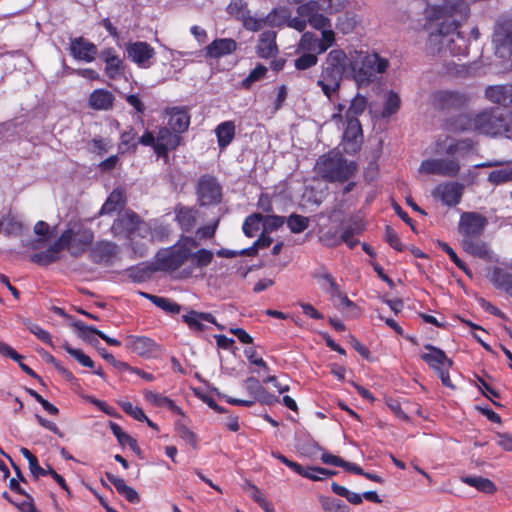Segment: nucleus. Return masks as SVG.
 Here are the masks:
<instances>
[{"label":"nucleus","mask_w":512,"mask_h":512,"mask_svg":"<svg viewBox=\"0 0 512 512\" xmlns=\"http://www.w3.org/2000/svg\"><path fill=\"white\" fill-rule=\"evenodd\" d=\"M198 242L192 237H182L174 246L156 254L155 270L169 273L178 272V278H188L194 268H202L213 260V252L207 249H198Z\"/></svg>","instance_id":"obj_1"},{"label":"nucleus","mask_w":512,"mask_h":512,"mask_svg":"<svg viewBox=\"0 0 512 512\" xmlns=\"http://www.w3.org/2000/svg\"><path fill=\"white\" fill-rule=\"evenodd\" d=\"M458 121L462 130H474L489 136L512 135V113L499 108L460 115Z\"/></svg>","instance_id":"obj_2"},{"label":"nucleus","mask_w":512,"mask_h":512,"mask_svg":"<svg viewBox=\"0 0 512 512\" xmlns=\"http://www.w3.org/2000/svg\"><path fill=\"white\" fill-rule=\"evenodd\" d=\"M347 67L348 57L342 49H333L327 54L317 86L329 100L338 95Z\"/></svg>","instance_id":"obj_3"},{"label":"nucleus","mask_w":512,"mask_h":512,"mask_svg":"<svg viewBox=\"0 0 512 512\" xmlns=\"http://www.w3.org/2000/svg\"><path fill=\"white\" fill-rule=\"evenodd\" d=\"M315 169L324 180L344 182L354 175L356 164L348 161L340 152L330 151L318 158Z\"/></svg>","instance_id":"obj_4"},{"label":"nucleus","mask_w":512,"mask_h":512,"mask_svg":"<svg viewBox=\"0 0 512 512\" xmlns=\"http://www.w3.org/2000/svg\"><path fill=\"white\" fill-rule=\"evenodd\" d=\"M348 66L356 83L363 85L373 81L376 74L384 73L389 62L376 53L364 54L361 52L349 59Z\"/></svg>","instance_id":"obj_5"},{"label":"nucleus","mask_w":512,"mask_h":512,"mask_svg":"<svg viewBox=\"0 0 512 512\" xmlns=\"http://www.w3.org/2000/svg\"><path fill=\"white\" fill-rule=\"evenodd\" d=\"M492 45L494 54L501 59L512 56V17L499 18L493 28Z\"/></svg>","instance_id":"obj_6"},{"label":"nucleus","mask_w":512,"mask_h":512,"mask_svg":"<svg viewBox=\"0 0 512 512\" xmlns=\"http://www.w3.org/2000/svg\"><path fill=\"white\" fill-rule=\"evenodd\" d=\"M460 169V163L456 159L435 158L422 161L419 172L427 175L456 177Z\"/></svg>","instance_id":"obj_7"},{"label":"nucleus","mask_w":512,"mask_h":512,"mask_svg":"<svg viewBox=\"0 0 512 512\" xmlns=\"http://www.w3.org/2000/svg\"><path fill=\"white\" fill-rule=\"evenodd\" d=\"M488 220L485 216L477 212H463L458 223V232L462 239L482 236Z\"/></svg>","instance_id":"obj_8"},{"label":"nucleus","mask_w":512,"mask_h":512,"mask_svg":"<svg viewBox=\"0 0 512 512\" xmlns=\"http://www.w3.org/2000/svg\"><path fill=\"white\" fill-rule=\"evenodd\" d=\"M60 236H66L62 242L64 249L76 257L82 254L93 241V233L90 230L74 232L72 229L65 230Z\"/></svg>","instance_id":"obj_9"},{"label":"nucleus","mask_w":512,"mask_h":512,"mask_svg":"<svg viewBox=\"0 0 512 512\" xmlns=\"http://www.w3.org/2000/svg\"><path fill=\"white\" fill-rule=\"evenodd\" d=\"M143 222L139 216L131 210H126L118 214L114 221L111 231L115 236L132 237L137 230H140Z\"/></svg>","instance_id":"obj_10"},{"label":"nucleus","mask_w":512,"mask_h":512,"mask_svg":"<svg viewBox=\"0 0 512 512\" xmlns=\"http://www.w3.org/2000/svg\"><path fill=\"white\" fill-rule=\"evenodd\" d=\"M453 23H441L431 31L426 42V50L431 55H446V45L449 41Z\"/></svg>","instance_id":"obj_11"},{"label":"nucleus","mask_w":512,"mask_h":512,"mask_svg":"<svg viewBox=\"0 0 512 512\" xmlns=\"http://www.w3.org/2000/svg\"><path fill=\"white\" fill-rule=\"evenodd\" d=\"M197 194L201 205L215 204L221 200V186L215 177L203 175L198 182Z\"/></svg>","instance_id":"obj_12"},{"label":"nucleus","mask_w":512,"mask_h":512,"mask_svg":"<svg viewBox=\"0 0 512 512\" xmlns=\"http://www.w3.org/2000/svg\"><path fill=\"white\" fill-rule=\"evenodd\" d=\"M321 12L322 10L318 8L314 3V0L301 4L297 8L298 15L306 18L310 26L320 31L326 28H331L330 20Z\"/></svg>","instance_id":"obj_13"},{"label":"nucleus","mask_w":512,"mask_h":512,"mask_svg":"<svg viewBox=\"0 0 512 512\" xmlns=\"http://www.w3.org/2000/svg\"><path fill=\"white\" fill-rule=\"evenodd\" d=\"M467 103V97L456 91H438L433 95V105L439 109H460Z\"/></svg>","instance_id":"obj_14"},{"label":"nucleus","mask_w":512,"mask_h":512,"mask_svg":"<svg viewBox=\"0 0 512 512\" xmlns=\"http://www.w3.org/2000/svg\"><path fill=\"white\" fill-rule=\"evenodd\" d=\"M98 49L95 44L86 40L83 37H76L71 39L70 53L80 61L91 62L95 59Z\"/></svg>","instance_id":"obj_15"},{"label":"nucleus","mask_w":512,"mask_h":512,"mask_svg":"<svg viewBox=\"0 0 512 512\" xmlns=\"http://www.w3.org/2000/svg\"><path fill=\"white\" fill-rule=\"evenodd\" d=\"M430 353H424L421 355V359L426 362L430 368L435 370L437 373L442 369H450L453 366L452 359L448 358L445 352L431 344L424 346Z\"/></svg>","instance_id":"obj_16"},{"label":"nucleus","mask_w":512,"mask_h":512,"mask_svg":"<svg viewBox=\"0 0 512 512\" xmlns=\"http://www.w3.org/2000/svg\"><path fill=\"white\" fill-rule=\"evenodd\" d=\"M462 249L473 257L480 258L484 261H492V251L489 244L481 239V236L461 239Z\"/></svg>","instance_id":"obj_17"},{"label":"nucleus","mask_w":512,"mask_h":512,"mask_svg":"<svg viewBox=\"0 0 512 512\" xmlns=\"http://www.w3.org/2000/svg\"><path fill=\"white\" fill-rule=\"evenodd\" d=\"M128 57L141 67H149V60L154 57L155 51L147 42H134L127 45Z\"/></svg>","instance_id":"obj_18"},{"label":"nucleus","mask_w":512,"mask_h":512,"mask_svg":"<svg viewBox=\"0 0 512 512\" xmlns=\"http://www.w3.org/2000/svg\"><path fill=\"white\" fill-rule=\"evenodd\" d=\"M462 189L463 186L459 183H445L438 185L432 194L440 198L445 205L454 206L461 200Z\"/></svg>","instance_id":"obj_19"},{"label":"nucleus","mask_w":512,"mask_h":512,"mask_svg":"<svg viewBox=\"0 0 512 512\" xmlns=\"http://www.w3.org/2000/svg\"><path fill=\"white\" fill-rule=\"evenodd\" d=\"M66 236H60L45 251H41L31 255L30 260L40 266H48L60 259V252L64 249L62 242Z\"/></svg>","instance_id":"obj_20"},{"label":"nucleus","mask_w":512,"mask_h":512,"mask_svg":"<svg viewBox=\"0 0 512 512\" xmlns=\"http://www.w3.org/2000/svg\"><path fill=\"white\" fill-rule=\"evenodd\" d=\"M485 96L493 103L512 106V84L489 86L485 90Z\"/></svg>","instance_id":"obj_21"},{"label":"nucleus","mask_w":512,"mask_h":512,"mask_svg":"<svg viewBox=\"0 0 512 512\" xmlns=\"http://www.w3.org/2000/svg\"><path fill=\"white\" fill-rule=\"evenodd\" d=\"M237 48V43L231 38L215 39L208 46H206V57L220 58L225 55L233 53Z\"/></svg>","instance_id":"obj_22"},{"label":"nucleus","mask_w":512,"mask_h":512,"mask_svg":"<svg viewBox=\"0 0 512 512\" xmlns=\"http://www.w3.org/2000/svg\"><path fill=\"white\" fill-rule=\"evenodd\" d=\"M170 116L168 125L175 133H183L186 131L190 124V116L184 109L173 107L166 111Z\"/></svg>","instance_id":"obj_23"},{"label":"nucleus","mask_w":512,"mask_h":512,"mask_svg":"<svg viewBox=\"0 0 512 512\" xmlns=\"http://www.w3.org/2000/svg\"><path fill=\"white\" fill-rule=\"evenodd\" d=\"M182 320L190 329L197 332L205 330L203 321L215 323V317L211 313L198 312L195 310H190L186 314L182 315Z\"/></svg>","instance_id":"obj_24"},{"label":"nucleus","mask_w":512,"mask_h":512,"mask_svg":"<svg viewBox=\"0 0 512 512\" xmlns=\"http://www.w3.org/2000/svg\"><path fill=\"white\" fill-rule=\"evenodd\" d=\"M276 32L273 30H266L260 35L257 45V53L262 58H269L274 56L278 49L275 42Z\"/></svg>","instance_id":"obj_25"},{"label":"nucleus","mask_w":512,"mask_h":512,"mask_svg":"<svg viewBox=\"0 0 512 512\" xmlns=\"http://www.w3.org/2000/svg\"><path fill=\"white\" fill-rule=\"evenodd\" d=\"M117 253V246L111 242H100L90 252L94 263H108Z\"/></svg>","instance_id":"obj_26"},{"label":"nucleus","mask_w":512,"mask_h":512,"mask_svg":"<svg viewBox=\"0 0 512 512\" xmlns=\"http://www.w3.org/2000/svg\"><path fill=\"white\" fill-rule=\"evenodd\" d=\"M446 55L464 56L468 53V44L466 39L456 31V26L453 25L449 41L446 45Z\"/></svg>","instance_id":"obj_27"},{"label":"nucleus","mask_w":512,"mask_h":512,"mask_svg":"<svg viewBox=\"0 0 512 512\" xmlns=\"http://www.w3.org/2000/svg\"><path fill=\"white\" fill-rule=\"evenodd\" d=\"M113 102V94L105 89L94 90L89 97V106L94 110H109Z\"/></svg>","instance_id":"obj_28"},{"label":"nucleus","mask_w":512,"mask_h":512,"mask_svg":"<svg viewBox=\"0 0 512 512\" xmlns=\"http://www.w3.org/2000/svg\"><path fill=\"white\" fill-rule=\"evenodd\" d=\"M100 57L106 64L105 71L110 78L114 79L120 74L122 60L113 48H106L102 50Z\"/></svg>","instance_id":"obj_29"},{"label":"nucleus","mask_w":512,"mask_h":512,"mask_svg":"<svg viewBox=\"0 0 512 512\" xmlns=\"http://www.w3.org/2000/svg\"><path fill=\"white\" fill-rule=\"evenodd\" d=\"M346 128L343 133V138L346 142L353 145L352 150L358 148L359 143L362 142L363 132L359 120L345 119Z\"/></svg>","instance_id":"obj_30"},{"label":"nucleus","mask_w":512,"mask_h":512,"mask_svg":"<svg viewBox=\"0 0 512 512\" xmlns=\"http://www.w3.org/2000/svg\"><path fill=\"white\" fill-rule=\"evenodd\" d=\"M127 347L137 355L147 357L155 350L156 344L147 337H129Z\"/></svg>","instance_id":"obj_31"},{"label":"nucleus","mask_w":512,"mask_h":512,"mask_svg":"<svg viewBox=\"0 0 512 512\" xmlns=\"http://www.w3.org/2000/svg\"><path fill=\"white\" fill-rule=\"evenodd\" d=\"M105 475L106 478L115 486L118 493L125 497L127 501L130 503H138L140 501V497L137 491L134 488L126 485L122 478H119L109 472H107Z\"/></svg>","instance_id":"obj_32"},{"label":"nucleus","mask_w":512,"mask_h":512,"mask_svg":"<svg viewBox=\"0 0 512 512\" xmlns=\"http://www.w3.org/2000/svg\"><path fill=\"white\" fill-rule=\"evenodd\" d=\"M176 219L184 231H191L196 225L197 210L185 206L175 208Z\"/></svg>","instance_id":"obj_33"},{"label":"nucleus","mask_w":512,"mask_h":512,"mask_svg":"<svg viewBox=\"0 0 512 512\" xmlns=\"http://www.w3.org/2000/svg\"><path fill=\"white\" fill-rule=\"evenodd\" d=\"M125 205L124 193L120 190H113L103 204L99 215H110L113 212L123 209Z\"/></svg>","instance_id":"obj_34"},{"label":"nucleus","mask_w":512,"mask_h":512,"mask_svg":"<svg viewBox=\"0 0 512 512\" xmlns=\"http://www.w3.org/2000/svg\"><path fill=\"white\" fill-rule=\"evenodd\" d=\"M461 481L486 494H494L497 491L496 485L488 478L480 476H463L461 477Z\"/></svg>","instance_id":"obj_35"},{"label":"nucleus","mask_w":512,"mask_h":512,"mask_svg":"<svg viewBox=\"0 0 512 512\" xmlns=\"http://www.w3.org/2000/svg\"><path fill=\"white\" fill-rule=\"evenodd\" d=\"M218 144L221 148L228 146L235 136V124L233 121H226L219 124L216 129Z\"/></svg>","instance_id":"obj_36"},{"label":"nucleus","mask_w":512,"mask_h":512,"mask_svg":"<svg viewBox=\"0 0 512 512\" xmlns=\"http://www.w3.org/2000/svg\"><path fill=\"white\" fill-rule=\"evenodd\" d=\"M491 282L498 288L504 289L512 296V274L503 271L501 268H494L491 275Z\"/></svg>","instance_id":"obj_37"},{"label":"nucleus","mask_w":512,"mask_h":512,"mask_svg":"<svg viewBox=\"0 0 512 512\" xmlns=\"http://www.w3.org/2000/svg\"><path fill=\"white\" fill-rule=\"evenodd\" d=\"M367 108V98L357 94L352 100L345 113V119L358 120V116L364 113Z\"/></svg>","instance_id":"obj_38"},{"label":"nucleus","mask_w":512,"mask_h":512,"mask_svg":"<svg viewBox=\"0 0 512 512\" xmlns=\"http://www.w3.org/2000/svg\"><path fill=\"white\" fill-rule=\"evenodd\" d=\"M141 295L149 299L157 307L161 308L162 310L168 313L178 314L181 311V306L168 298L151 295L144 292H142Z\"/></svg>","instance_id":"obj_39"},{"label":"nucleus","mask_w":512,"mask_h":512,"mask_svg":"<svg viewBox=\"0 0 512 512\" xmlns=\"http://www.w3.org/2000/svg\"><path fill=\"white\" fill-rule=\"evenodd\" d=\"M71 325L76 329L77 335L83 339L84 341L90 343V344H96L98 343L97 338L95 335L98 336V333H100V330L96 329L92 326H87L81 321H73Z\"/></svg>","instance_id":"obj_40"},{"label":"nucleus","mask_w":512,"mask_h":512,"mask_svg":"<svg viewBox=\"0 0 512 512\" xmlns=\"http://www.w3.org/2000/svg\"><path fill=\"white\" fill-rule=\"evenodd\" d=\"M297 51L318 54V37L312 32H305L298 43Z\"/></svg>","instance_id":"obj_41"},{"label":"nucleus","mask_w":512,"mask_h":512,"mask_svg":"<svg viewBox=\"0 0 512 512\" xmlns=\"http://www.w3.org/2000/svg\"><path fill=\"white\" fill-rule=\"evenodd\" d=\"M400 105L401 99L399 95L394 91H389L382 111V117L385 118L395 114L400 109Z\"/></svg>","instance_id":"obj_42"},{"label":"nucleus","mask_w":512,"mask_h":512,"mask_svg":"<svg viewBox=\"0 0 512 512\" xmlns=\"http://www.w3.org/2000/svg\"><path fill=\"white\" fill-rule=\"evenodd\" d=\"M310 220L308 217L292 214L287 219V225L292 233H301L308 228Z\"/></svg>","instance_id":"obj_43"},{"label":"nucleus","mask_w":512,"mask_h":512,"mask_svg":"<svg viewBox=\"0 0 512 512\" xmlns=\"http://www.w3.org/2000/svg\"><path fill=\"white\" fill-rule=\"evenodd\" d=\"M156 142H164L171 146V149H175L180 145L181 137L177 134H172L170 129L167 127H161L157 133Z\"/></svg>","instance_id":"obj_44"},{"label":"nucleus","mask_w":512,"mask_h":512,"mask_svg":"<svg viewBox=\"0 0 512 512\" xmlns=\"http://www.w3.org/2000/svg\"><path fill=\"white\" fill-rule=\"evenodd\" d=\"M438 246L445 251L452 262L461 269L467 276L472 277L471 270L467 267V265L457 256L455 251L445 242L438 240L437 241Z\"/></svg>","instance_id":"obj_45"},{"label":"nucleus","mask_w":512,"mask_h":512,"mask_svg":"<svg viewBox=\"0 0 512 512\" xmlns=\"http://www.w3.org/2000/svg\"><path fill=\"white\" fill-rule=\"evenodd\" d=\"M262 214L255 213L248 216L243 224V232L248 237H253L255 232L260 229L262 225Z\"/></svg>","instance_id":"obj_46"},{"label":"nucleus","mask_w":512,"mask_h":512,"mask_svg":"<svg viewBox=\"0 0 512 512\" xmlns=\"http://www.w3.org/2000/svg\"><path fill=\"white\" fill-rule=\"evenodd\" d=\"M318 63L317 54L303 53L294 60V66L299 71H304L314 67Z\"/></svg>","instance_id":"obj_47"},{"label":"nucleus","mask_w":512,"mask_h":512,"mask_svg":"<svg viewBox=\"0 0 512 512\" xmlns=\"http://www.w3.org/2000/svg\"><path fill=\"white\" fill-rule=\"evenodd\" d=\"M314 3L320 10H322V12L326 14H334L344 7L345 0H314Z\"/></svg>","instance_id":"obj_48"},{"label":"nucleus","mask_w":512,"mask_h":512,"mask_svg":"<svg viewBox=\"0 0 512 512\" xmlns=\"http://www.w3.org/2000/svg\"><path fill=\"white\" fill-rule=\"evenodd\" d=\"M488 181L494 185H499L512 181V168H503L492 171L488 175Z\"/></svg>","instance_id":"obj_49"},{"label":"nucleus","mask_w":512,"mask_h":512,"mask_svg":"<svg viewBox=\"0 0 512 512\" xmlns=\"http://www.w3.org/2000/svg\"><path fill=\"white\" fill-rule=\"evenodd\" d=\"M261 220L264 232L268 233L277 230L285 223V217L276 215H262Z\"/></svg>","instance_id":"obj_50"},{"label":"nucleus","mask_w":512,"mask_h":512,"mask_svg":"<svg viewBox=\"0 0 512 512\" xmlns=\"http://www.w3.org/2000/svg\"><path fill=\"white\" fill-rule=\"evenodd\" d=\"M63 348L67 353H69L72 357H74L80 364L85 367L93 368L94 362L93 360L84 354L80 349L72 348L68 343L63 344Z\"/></svg>","instance_id":"obj_51"},{"label":"nucleus","mask_w":512,"mask_h":512,"mask_svg":"<svg viewBox=\"0 0 512 512\" xmlns=\"http://www.w3.org/2000/svg\"><path fill=\"white\" fill-rule=\"evenodd\" d=\"M322 38L318 39V54H323L327 51L329 47L334 44L335 41V33L331 30V28H326L321 30Z\"/></svg>","instance_id":"obj_52"},{"label":"nucleus","mask_w":512,"mask_h":512,"mask_svg":"<svg viewBox=\"0 0 512 512\" xmlns=\"http://www.w3.org/2000/svg\"><path fill=\"white\" fill-rule=\"evenodd\" d=\"M266 72L267 68L262 64H258L242 81V86L246 89L250 88L252 83L262 79L265 76Z\"/></svg>","instance_id":"obj_53"},{"label":"nucleus","mask_w":512,"mask_h":512,"mask_svg":"<svg viewBox=\"0 0 512 512\" xmlns=\"http://www.w3.org/2000/svg\"><path fill=\"white\" fill-rule=\"evenodd\" d=\"M144 396L147 401H149L150 403H152L156 406H159V407L167 406L168 408L174 407L173 400H171L170 398L163 396L161 394H157V393H154V392L148 390V391H145Z\"/></svg>","instance_id":"obj_54"},{"label":"nucleus","mask_w":512,"mask_h":512,"mask_svg":"<svg viewBox=\"0 0 512 512\" xmlns=\"http://www.w3.org/2000/svg\"><path fill=\"white\" fill-rule=\"evenodd\" d=\"M121 408L125 413L132 416L134 419L143 422L144 420H147V416L143 412V410L138 406H133L130 402H121L120 403Z\"/></svg>","instance_id":"obj_55"},{"label":"nucleus","mask_w":512,"mask_h":512,"mask_svg":"<svg viewBox=\"0 0 512 512\" xmlns=\"http://www.w3.org/2000/svg\"><path fill=\"white\" fill-rule=\"evenodd\" d=\"M25 325H27L29 331L33 333L39 340L47 343L51 347H54L51 335L46 330L42 329L38 325L31 324L28 321L25 322Z\"/></svg>","instance_id":"obj_56"},{"label":"nucleus","mask_w":512,"mask_h":512,"mask_svg":"<svg viewBox=\"0 0 512 512\" xmlns=\"http://www.w3.org/2000/svg\"><path fill=\"white\" fill-rule=\"evenodd\" d=\"M356 24L357 21L354 16L345 14L338 18L337 28L347 34L355 28Z\"/></svg>","instance_id":"obj_57"},{"label":"nucleus","mask_w":512,"mask_h":512,"mask_svg":"<svg viewBox=\"0 0 512 512\" xmlns=\"http://www.w3.org/2000/svg\"><path fill=\"white\" fill-rule=\"evenodd\" d=\"M361 231L360 227H348L346 228L341 236V242H345L350 248L355 247L358 244V241L353 239V236Z\"/></svg>","instance_id":"obj_58"},{"label":"nucleus","mask_w":512,"mask_h":512,"mask_svg":"<svg viewBox=\"0 0 512 512\" xmlns=\"http://www.w3.org/2000/svg\"><path fill=\"white\" fill-rule=\"evenodd\" d=\"M177 431L180 438L189 443L193 448L197 447V436L188 427H186L183 424H180L177 427Z\"/></svg>","instance_id":"obj_59"},{"label":"nucleus","mask_w":512,"mask_h":512,"mask_svg":"<svg viewBox=\"0 0 512 512\" xmlns=\"http://www.w3.org/2000/svg\"><path fill=\"white\" fill-rule=\"evenodd\" d=\"M385 239L392 248L398 251L403 250V245L400 241L398 234L390 226H386L385 228Z\"/></svg>","instance_id":"obj_60"},{"label":"nucleus","mask_w":512,"mask_h":512,"mask_svg":"<svg viewBox=\"0 0 512 512\" xmlns=\"http://www.w3.org/2000/svg\"><path fill=\"white\" fill-rule=\"evenodd\" d=\"M0 354L5 357H10L16 362L23 359L22 355L18 354L11 346L2 341H0Z\"/></svg>","instance_id":"obj_61"},{"label":"nucleus","mask_w":512,"mask_h":512,"mask_svg":"<svg viewBox=\"0 0 512 512\" xmlns=\"http://www.w3.org/2000/svg\"><path fill=\"white\" fill-rule=\"evenodd\" d=\"M245 387L250 394L254 396V398L259 394V392L264 388L258 379L255 377H249L245 381Z\"/></svg>","instance_id":"obj_62"},{"label":"nucleus","mask_w":512,"mask_h":512,"mask_svg":"<svg viewBox=\"0 0 512 512\" xmlns=\"http://www.w3.org/2000/svg\"><path fill=\"white\" fill-rule=\"evenodd\" d=\"M255 400L259 401L262 404L273 405L279 402L278 397L270 394L265 388H263L259 394L255 397Z\"/></svg>","instance_id":"obj_63"},{"label":"nucleus","mask_w":512,"mask_h":512,"mask_svg":"<svg viewBox=\"0 0 512 512\" xmlns=\"http://www.w3.org/2000/svg\"><path fill=\"white\" fill-rule=\"evenodd\" d=\"M497 443L505 451H512V435L506 433H498Z\"/></svg>","instance_id":"obj_64"}]
</instances>
